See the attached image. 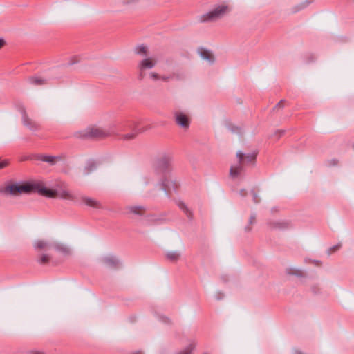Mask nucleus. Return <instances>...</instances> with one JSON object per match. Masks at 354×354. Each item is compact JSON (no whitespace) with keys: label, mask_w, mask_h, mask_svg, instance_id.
<instances>
[{"label":"nucleus","mask_w":354,"mask_h":354,"mask_svg":"<svg viewBox=\"0 0 354 354\" xmlns=\"http://www.w3.org/2000/svg\"><path fill=\"white\" fill-rule=\"evenodd\" d=\"M6 192L12 195L37 192L42 196L49 198L58 196L63 199H73V195L68 190L64 189L59 192H57L55 190L46 188L38 183L31 184L26 183L12 184L6 187Z\"/></svg>","instance_id":"f257e3e1"},{"label":"nucleus","mask_w":354,"mask_h":354,"mask_svg":"<svg viewBox=\"0 0 354 354\" xmlns=\"http://www.w3.org/2000/svg\"><path fill=\"white\" fill-rule=\"evenodd\" d=\"M144 131L145 129L140 128L136 122L120 123L114 126L112 136H114L120 140H131Z\"/></svg>","instance_id":"f03ea898"},{"label":"nucleus","mask_w":354,"mask_h":354,"mask_svg":"<svg viewBox=\"0 0 354 354\" xmlns=\"http://www.w3.org/2000/svg\"><path fill=\"white\" fill-rule=\"evenodd\" d=\"M135 53L142 57V59L138 64V69L139 71V76L142 79L145 76V72L154 68L157 63L158 59L155 55H151L149 48L145 45H139L136 47Z\"/></svg>","instance_id":"7ed1b4c3"},{"label":"nucleus","mask_w":354,"mask_h":354,"mask_svg":"<svg viewBox=\"0 0 354 354\" xmlns=\"http://www.w3.org/2000/svg\"><path fill=\"white\" fill-rule=\"evenodd\" d=\"M256 157L257 153L254 152L245 154L241 151H238L236 153L238 162L231 166L230 171V176L233 178L238 177L241 174L243 166L248 163L254 162Z\"/></svg>","instance_id":"20e7f679"},{"label":"nucleus","mask_w":354,"mask_h":354,"mask_svg":"<svg viewBox=\"0 0 354 354\" xmlns=\"http://www.w3.org/2000/svg\"><path fill=\"white\" fill-rule=\"evenodd\" d=\"M80 138L102 139L109 136V130L99 126H89L75 133Z\"/></svg>","instance_id":"39448f33"},{"label":"nucleus","mask_w":354,"mask_h":354,"mask_svg":"<svg viewBox=\"0 0 354 354\" xmlns=\"http://www.w3.org/2000/svg\"><path fill=\"white\" fill-rule=\"evenodd\" d=\"M229 7L225 4H221L216 6L212 10L201 17V21L203 22L216 21L223 17L228 12Z\"/></svg>","instance_id":"423d86ee"},{"label":"nucleus","mask_w":354,"mask_h":354,"mask_svg":"<svg viewBox=\"0 0 354 354\" xmlns=\"http://www.w3.org/2000/svg\"><path fill=\"white\" fill-rule=\"evenodd\" d=\"M176 124L184 130L189 129L190 125V116L182 111H174L173 113Z\"/></svg>","instance_id":"0eeeda50"},{"label":"nucleus","mask_w":354,"mask_h":354,"mask_svg":"<svg viewBox=\"0 0 354 354\" xmlns=\"http://www.w3.org/2000/svg\"><path fill=\"white\" fill-rule=\"evenodd\" d=\"M22 122L24 126L32 131H35L39 129L38 124L30 118L25 111L22 112Z\"/></svg>","instance_id":"6e6552de"},{"label":"nucleus","mask_w":354,"mask_h":354,"mask_svg":"<svg viewBox=\"0 0 354 354\" xmlns=\"http://www.w3.org/2000/svg\"><path fill=\"white\" fill-rule=\"evenodd\" d=\"M54 249L61 253L63 255H69L71 254V250L67 245L61 242H55L53 243Z\"/></svg>","instance_id":"1a4fd4ad"},{"label":"nucleus","mask_w":354,"mask_h":354,"mask_svg":"<svg viewBox=\"0 0 354 354\" xmlns=\"http://www.w3.org/2000/svg\"><path fill=\"white\" fill-rule=\"evenodd\" d=\"M165 256L167 261L176 263L180 259L181 252L177 250L167 251Z\"/></svg>","instance_id":"9d476101"},{"label":"nucleus","mask_w":354,"mask_h":354,"mask_svg":"<svg viewBox=\"0 0 354 354\" xmlns=\"http://www.w3.org/2000/svg\"><path fill=\"white\" fill-rule=\"evenodd\" d=\"M174 76H175L174 74L169 75H160L158 73H155V72H151L149 73V77L151 80H153L154 81L162 80L165 82H167L170 80L173 79L174 77Z\"/></svg>","instance_id":"9b49d317"},{"label":"nucleus","mask_w":354,"mask_h":354,"mask_svg":"<svg viewBox=\"0 0 354 354\" xmlns=\"http://www.w3.org/2000/svg\"><path fill=\"white\" fill-rule=\"evenodd\" d=\"M270 225L272 228L283 230L290 227L291 223L287 220H280L271 223Z\"/></svg>","instance_id":"f8f14e48"},{"label":"nucleus","mask_w":354,"mask_h":354,"mask_svg":"<svg viewBox=\"0 0 354 354\" xmlns=\"http://www.w3.org/2000/svg\"><path fill=\"white\" fill-rule=\"evenodd\" d=\"M198 51L200 56L203 59H206L209 62H214V55L209 50L201 48H199Z\"/></svg>","instance_id":"ddd939ff"},{"label":"nucleus","mask_w":354,"mask_h":354,"mask_svg":"<svg viewBox=\"0 0 354 354\" xmlns=\"http://www.w3.org/2000/svg\"><path fill=\"white\" fill-rule=\"evenodd\" d=\"M49 245V242L43 239L37 240L34 243V248L38 250L46 249Z\"/></svg>","instance_id":"4468645a"},{"label":"nucleus","mask_w":354,"mask_h":354,"mask_svg":"<svg viewBox=\"0 0 354 354\" xmlns=\"http://www.w3.org/2000/svg\"><path fill=\"white\" fill-rule=\"evenodd\" d=\"M82 201L84 204L92 207H100L99 203L93 198L88 197H82Z\"/></svg>","instance_id":"2eb2a0df"},{"label":"nucleus","mask_w":354,"mask_h":354,"mask_svg":"<svg viewBox=\"0 0 354 354\" xmlns=\"http://www.w3.org/2000/svg\"><path fill=\"white\" fill-rule=\"evenodd\" d=\"M129 211L135 214L142 215L145 212V208L142 206H131Z\"/></svg>","instance_id":"dca6fc26"},{"label":"nucleus","mask_w":354,"mask_h":354,"mask_svg":"<svg viewBox=\"0 0 354 354\" xmlns=\"http://www.w3.org/2000/svg\"><path fill=\"white\" fill-rule=\"evenodd\" d=\"M59 159L58 157L56 156H43L41 157L40 160L46 162L50 165H54L56 162V160Z\"/></svg>","instance_id":"f3484780"},{"label":"nucleus","mask_w":354,"mask_h":354,"mask_svg":"<svg viewBox=\"0 0 354 354\" xmlns=\"http://www.w3.org/2000/svg\"><path fill=\"white\" fill-rule=\"evenodd\" d=\"M29 81L34 85H42L45 84V80L40 77H31Z\"/></svg>","instance_id":"a211bd4d"},{"label":"nucleus","mask_w":354,"mask_h":354,"mask_svg":"<svg viewBox=\"0 0 354 354\" xmlns=\"http://www.w3.org/2000/svg\"><path fill=\"white\" fill-rule=\"evenodd\" d=\"M194 348H195V344H190L185 348L179 351L176 354H191V353L192 352V351L194 350Z\"/></svg>","instance_id":"6ab92c4d"},{"label":"nucleus","mask_w":354,"mask_h":354,"mask_svg":"<svg viewBox=\"0 0 354 354\" xmlns=\"http://www.w3.org/2000/svg\"><path fill=\"white\" fill-rule=\"evenodd\" d=\"M309 3H310V2L308 1H305L304 2L301 3L292 8V12H298L299 10L306 8Z\"/></svg>","instance_id":"aec40b11"},{"label":"nucleus","mask_w":354,"mask_h":354,"mask_svg":"<svg viewBox=\"0 0 354 354\" xmlns=\"http://www.w3.org/2000/svg\"><path fill=\"white\" fill-rule=\"evenodd\" d=\"M49 259L50 257L48 254H44L40 257L39 262L40 263H46L49 261Z\"/></svg>","instance_id":"412c9836"},{"label":"nucleus","mask_w":354,"mask_h":354,"mask_svg":"<svg viewBox=\"0 0 354 354\" xmlns=\"http://www.w3.org/2000/svg\"><path fill=\"white\" fill-rule=\"evenodd\" d=\"M179 206L183 210H184L186 212L188 217L192 216V213L189 211V209L184 203H180Z\"/></svg>","instance_id":"4be33fe9"},{"label":"nucleus","mask_w":354,"mask_h":354,"mask_svg":"<svg viewBox=\"0 0 354 354\" xmlns=\"http://www.w3.org/2000/svg\"><path fill=\"white\" fill-rule=\"evenodd\" d=\"M342 245L340 243L337 244V245H335L334 247H332L330 248L329 252L330 253L334 252L339 250L341 248Z\"/></svg>","instance_id":"5701e85b"},{"label":"nucleus","mask_w":354,"mask_h":354,"mask_svg":"<svg viewBox=\"0 0 354 354\" xmlns=\"http://www.w3.org/2000/svg\"><path fill=\"white\" fill-rule=\"evenodd\" d=\"M111 263H112V268H113V266H115V267H117V268H118V267H119V266H120V262H119V261H118V260H116V259H113V258H112Z\"/></svg>","instance_id":"b1692460"},{"label":"nucleus","mask_w":354,"mask_h":354,"mask_svg":"<svg viewBox=\"0 0 354 354\" xmlns=\"http://www.w3.org/2000/svg\"><path fill=\"white\" fill-rule=\"evenodd\" d=\"M8 165V161L0 160V169L4 168Z\"/></svg>","instance_id":"393cba45"},{"label":"nucleus","mask_w":354,"mask_h":354,"mask_svg":"<svg viewBox=\"0 0 354 354\" xmlns=\"http://www.w3.org/2000/svg\"><path fill=\"white\" fill-rule=\"evenodd\" d=\"M6 45V41L3 38H0V49Z\"/></svg>","instance_id":"a878e982"},{"label":"nucleus","mask_w":354,"mask_h":354,"mask_svg":"<svg viewBox=\"0 0 354 354\" xmlns=\"http://www.w3.org/2000/svg\"><path fill=\"white\" fill-rule=\"evenodd\" d=\"M100 261L102 263H108L109 261V257H103Z\"/></svg>","instance_id":"bb28decb"},{"label":"nucleus","mask_w":354,"mask_h":354,"mask_svg":"<svg viewBox=\"0 0 354 354\" xmlns=\"http://www.w3.org/2000/svg\"><path fill=\"white\" fill-rule=\"evenodd\" d=\"M255 221V217L254 216H252L250 218V224L252 225Z\"/></svg>","instance_id":"cd10ccee"},{"label":"nucleus","mask_w":354,"mask_h":354,"mask_svg":"<svg viewBox=\"0 0 354 354\" xmlns=\"http://www.w3.org/2000/svg\"><path fill=\"white\" fill-rule=\"evenodd\" d=\"M283 106V100L280 101V102L277 104V106H280V107H282Z\"/></svg>","instance_id":"c85d7f7f"},{"label":"nucleus","mask_w":354,"mask_h":354,"mask_svg":"<svg viewBox=\"0 0 354 354\" xmlns=\"http://www.w3.org/2000/svg\"><path fill=\"white\" fill-rule=\"evenodd\" d=\"M253 195H254V202H255V203H257V202H258V201H257V194H254Z\"/></svg>","instance_id":"c756f323"},{"label":"nucleus","mask_w":354,"mask_h":354,"mask_svg":"<svg viewBox=\"0 0 354 354\" xmlns=\"http://www.w3.org/2000/svg\"><path fill=\"white\" fill-rule=\"evenodd\" d=\"M295 354H303L301 352L296 351Z\"/></svg>","instance_id":"7c9ffc66"},{"label":"nucleus","mask_w":354,"mask_h":354,"mask_svg":"<svg viewBox=\"0 0 354 354\" xmlns=\"http://www.w3.org/2000/svg\"><path fill=\"white\" fill-rule=\"evenodd\" d=\"M247 231H250V227L246 228Z\"/></svg>","instance_id":"2f4dec72"}]
</instances>
